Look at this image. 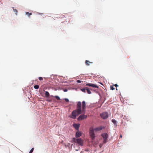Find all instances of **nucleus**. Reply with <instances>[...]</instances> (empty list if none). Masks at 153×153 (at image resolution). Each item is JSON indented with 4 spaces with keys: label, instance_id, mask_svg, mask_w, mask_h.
<instances>
[{
    "label": "nucleus",
    "instance_id": "obj_8",
    "mask_svg": "<svg viewBox=\"0 0 153 153\" xmlns=\"http://www.w3.org/2000/svg\"><path fill=\"white\" fill-rule=\"evenodd\" d=\"M82 133V132L79 131H78L76 133V137L77 138L81 136Z\"/></svg>",
    "mask_w": 153,
    "mask_h": 153
},
{
    "label": "nucleus",
    "instance_id": "obj_14",
    "mask_svg": "<svg viewBox=\"0 0 153 153\" xmlns=\"http://www.w3.org/2000/svg\"><path fill=\"white\" fill-rule=\"evenodd\" d=\"M86 91L88 94H91V92L90 91V90L88 88H86Z\"/></svg>",
    "mask_w": 153,
    "mask_h": 153
},
{
    "label": "nucleus",
    "instance_id": "obj_1",
    "mask_svg": "<svg viewBox=\"0 0 153 153\" xmlns=\"http://www.w3.org/2000/svg\"><path fill=\"white\" fill-rule=\"evenodd\" d=\"M86 105L85 101H83L82 102V109L81 102L80 101L78 102L76 105V109L72 112V114L70 116L73 119H75L77 115L81 113L85 112L86 110Z\"/></svg>",
    "mask_w": 153,
    "mask_h": 153
},
{
    "label": "nucleus",
    "instance_id": "obj_28",
    "mask_svg": "<svg viewBox=\"0 0 153 153\" xmlns=\"http://www.w3.org/2000/svg\"><path fill=\"white\" fill-rule=\"evenodd\" d=\"M64 91H67V89H65L64 90Z\"/></svg>",
    "mask_w": 153,
    "mask_h": 153
},
{
    "label": "nucleus",
    "instance_id": "obj_22",
    "mask_svg": "<svg viewBox=\"0 0 153 153\" xmlns=\"http://www.w3.org/2000/svg\"><path fill=\"white\" fill-rule=\"evenodd\" d=\"M33 150H34V148H32L31 150L30 151L29 153H32V152H33Z\"/></svg>",
    "mask_w": 153,
    "mask_h": 153
},
{
    "label": "nucleus",
    "instance_id": "obj_7",
    "mask_svg": "<svg viewBox=\"0 0 153 153\" xmlns=\"http://www.w3.org/2000/svg\"><path fill=\"white\" fill-rule=\"evenodd\" d=\"M105 128L104 126H100L95 128L94 130L96 131H100L102 129H104Z\"/></svg>",
    "mask_w": 153,
    "mask_h": 153
},
{
    "label": "nucleus",
    "instance_id": "obj_19",
    "mask_svg": "<svg viewBox=\"0 0 153 153\" xmlns=\"http://www.w3.org/2000/svg\"><path fill=\"white\" fill-rule=\"evenodd\" d=\"M54 97L58 100H60L59 97L57 96H56Z\"/></svg>",
    "mask_w": 153,
    "mask_h": 153
},
{
    "label": "nucleus",
    "instance_id": "obj_13",
    "mask_svg": "<svg viewBox=\"0 0 153 153\" xmlns=\"http://www.w3.org/2000/svg\"><path fill=\"white\" fill-rule=\"evenodd\" d=\"M50 95V94L48 91H45V96L47 97H48Z\"/></svg>",
    "mask_w": 153,
    "mask_h": 153
},
{
    "label": "nucleus",
    "instance_id": "obj_21",
    "mask_svg": "<svg viewBox=\"0 0 153 153\" xmlns=\"http://www.w3.org/2000/svg\"><path fill=\"white\" fill-rule=\"evenodd\" d=\"M110 89L112 90L115 89V88L113 86H110Z\"/></svg>",
    "mask_w": 153,
    "mask_h": 153
},
{
    "label": "nucleus",
    "instance_id": "obj_12",
    "mask_svg": "<svg viewBox=\"0 0 153 153\" xmlns=\"http://www.w3.org/2000/svg\"><path fill=\"white\" fill-rule=\"evenodd\" d=\"M74 104V103L73 102H70L69 100L68 99V105H73Z\"/></svg>",
    "mask_w": 153,
    "mask_h": 153
},
{
    "label": "nucleus",
    "instance_id": "obj_3",
    "mask_svg": "<svg viewBox=\"0 0 153 153\" xmlns=\"http://www.w3.org/2000/svg\"><path fill=\"white\" fill-rule=\"evenodd\" d=\"M101 136L103 139V144H104L108 142V134L106 133H104L101 134Z\"/></svg>",
    "mask_w": 153,
    "mask_h": 153
},
{
    "label": "nucleus",
    "instance_id": "obj_26",
    "mask_svg": "<svg viewBox=\"0 0 153 153\" xmlns=\"http://www.w3.org/2000/svg\"><path fill=\"white\" fill-rule=\"evenodd\" d=\"M122 135H121V134H120V138H122Z\"/></svg>",
    "mask_w": 153,
    "mask_h": 153
},
{
    "label": "nucleus",
    "instance_id": "obj_10",
    "mask_svg": "<svg viewBox=\"0 0 153 153\" xmlns=\"http://www.w3.org/2000/svg\"><path fill=\"white\" fill-rule=\"evenodd\" d=\"M73 126L77 130L79 129V124H73Z\"/></svg>",
    "mask_w": 153,
    "mask_h": 153
},
{
    "label": "nucleus",
    "instance_id": "obj_16",
    "mask_svg": "<svg viewBox=\"0 0 153 153\" xmlns=\"http://www.w3.org/2000/svg\"><path fill=\"white\" fill-rule=\"evenodd\" d=\"M86 88H82L81 89V90L83 92L85 93L86 92Z\"/></svg>",
    "mask_w": 153,
    "mask_h": 153
},
{
    "label": "nucleus",
    "instance_id": "obj_24",
    "mask_svg": "<svg viewBox=\"0 0 153 153\" xmlns=\"http://www.w3.org/2000/svg\"><path fill=\"white\" fill-rule=\"evenodd\" d=\"M82 82V81L80 80H77V82L78 83H81Z\"/></svg>",
    "mask_w": 153,
    "mask_h": 153
},
{
    "label": "nucleus",
    "instance_id": "obj_17",
    "mask_svg": "<svg viewBox=\"0 0 153 153\" xmlns=\"http://www.w3.org/2000/svg\"><path fill=\"white\" fill-rule=\"evenodd\" d=\"M34 88L36 89H38L39 88V86L38 85H36L34 86Z\"/></svg>",
    "mask_w": 153,
    "mask_h": 153
},
{
    "label": "nucleus",
    "instance_id": "obj_5",
    "mask_svg": "<svg viewBox=\"0 0 153 153\" xmlns=\"http://www.w3.org/2000/svg\"><path fill=\"white\" fill-rule=\"evenodd\" d=\"M100 115L103 119H105L107 118L108 117V114L107 112H104L101 114Z\"/></svg>",
    "mask_w": 153,
    "mask_h": 153
},
{
    "label": "nucleus",
    "instance_id": "obj_29",
    "mask_svg": "<svg viewBox=\"0 0 153 153\" xmlns=\"http://www.w3.org/2000/svg\"><path fill=\"white\" fill-rule=\"evenodd\" d=\"M65 100L66 102H67V98H65Z\"/></svg>",
    "mask_w": 153,
    "mask_h": 153
},
{
    "label": "nucleus",
    "instance_id": "obj_2",
    "mask_svg": "<svg viewBox=\"0 0 153 153\" xmlns=\"http://www.w3.org/2000/svg\"><path fill=\"white\" fill-rule=\"evenodd\" d=\"M72 141L75 143H77L79 145L82 146L83 145V141L80 138L76 139L75 138H73Z\"/></svg>",
    "mask_w": 153,
    "mask_h": 153
},
{
    "label": "nucleus",
    "instance_id": "obj_23",
    "mask_svg": "<svg viewBox=\"0 0 153 153\" xmlns=\"http://www.w3.org/2000/svg\"><path fill=\"white\" fill-rule=\"evenodd\" d=\"M39 80H40V81H42L43 80V78L42 77H39Z\"/></svg>",
    "mask_w": 153,
    "mask_h": 153
},
{
    "label": "nucleus",
    "instance_id": "obj_20",
    "mask_svg": "<svg viewBox=\"0 0 153 153\" xmlns=\"http://www.w3.org/2000/svg\"><path fill=\"white\" fill-rule=\"evenodd\" d=\"M13 11H14V12H16V15L17 14V10L16 9H14V7H13Z\"/></svg>",
    "mask_w": 153,
    "mask_h": 153
},
{
    "label": "nucleus",
    "instance_id": "obj_27",
    "mask_svg": "<svg viewBox=\"0 0 153 153\" xmlns=\"http://www.w3.org/2000/svg\"><path fill=\"white\" fill-rule=\"evenodd\" d=\"M99 146H100V148H101V147H102V145L101 144H100V145H99Z\"/></svg>",
    "mask_w": 153,
    "mask_h": 153
},
{
    "label": "nucleus",
    "instance_id": "obj_9",
    "mask_svg": "<svg viewBox=\"0 0 153 153\" xmlns=\"http://www.w3.org/2000/svg\"><path fill=\"white\" fill-rule=\"evenodd\" d=\"M86 86H91V87H94V88H99V87L95 85V84H92V83H88V84H86Z\"/></svg>",
    "mask_w": 153,
    "mask_h": 153
},
{
    "label": "nucleus",
    "instance_id": "obj_25",
    "mask_svg": "<svg viewBox=\"0 0 153 153\" xmlns=\"http://www.w3.org/2000/svg\"><path fill=\"white\" fill-rule=\"evenodd\" d=\"M114 85L116 87L118 86V85L116 84Z\"/></svg>",
    "mask_w": 153,
    "mask_h": 153
},
{
    "label": "nucleus",
    "instance_id": "obj_18",
    "mask_svg": "<svg viewBox=\"0 0 153 153\" xmlns=\"http://www.w3.org/2000/svg\"><path fill=\"white\" fill-rule=\"evenodd\" d=\"M112 122L114 123V124H115L116 123V121L114 119H112L111 120Z\"/></svg>",
    "mask_w": 153,
    "mask_h": 153
},
{
    "label": "nucleus",
    "instance_id": "obj_6",
    "mask_svg": "<svg viewBox=\"0 0 153 153\" xmlns=\"http://www.w3.org/2000/svg\"><path fill=\"white\" fill-rule=\"evenodd\" d=\"M87 116L84 114H82L80 115L78 118V120L79 121L81 120L85 119L86 118Z\"/></svg>",
    "mask_w": 153,
    "mask_h": 153
},
{
    "label": "nucleus",
    "instance_id": "obj_11",
    "mask_svg": "<svg viewBox=\"0 0 153 153\" xmlns=\"http://www.w3.org/2000/svg\"><path fill=\"white\" fill-rule=\"evenodd\" d=\"M85 63L88 66L89 65L90 63H91V64L93 63L92 62H90L88 60H86L85 62Z\"/></svg>",
    "mask_w": 153,
    "mask_h": 153
},
{
    "label": "nucleus",
    "instance_id": "obj_15",
    "mask_svg": "<svg viewBox=\"0 0 153 153\" xmlns=\"http://www.w3.org/2000/svg\"><path fill=\"white\" fill-rule=\"evenodd\" d=\"M26 14L29 17H30V16L32 14V13H29L28 12H26Z\"/></svg>",
    "mask_w": 153,
    "mask_h": 153
},
{
    "label": "nucleus",
    "instance_id": "obj_4",
    "mask_svg": "<svg viewBox=\"0 0 153 153\" xmlns=\"http://www.w3.org/2000/svg\"><path fill=\"white\" fill-rule=\"evenodd\" d=\"M95 131L93 128L91 127L90 129L89 133L91 139L93 140L95 138V134L94 131Z\"/></svg>",
    "mask_w": 153,
    "mask_h": 153
}]
</instances>
